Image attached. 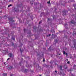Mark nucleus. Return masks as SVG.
Returning <instances> with one entry per match:
<instances>
[{"mask_svg":"<svg viewBox=\"0 0 76 76\" xmlns=\"http://www.w3.org/2000/svg\"><path fill=\"white\" fill-rule=\"evenodd\" d=\"M42 22L41 21H40L39 23V24H40V23H41Z\"/></svg>","mask_w":76,"mask_h":76,"instance_id":"obj_23","label":"nucleus"},{"mask_svg":"<svg viewBox=\"0 0 76 76\" xmlns=\"http://www.w3.org/2000/svg\"><path fill=\"white\" fill-rule=\"evenodd\" d=\"M20 6H21V5H20Z\"/></svg>","mask_w":76,"mask_h":76,"instance_id":"obj_46","label":"nucleus"},{"mask_svg":"<svg viewBox=\"0 0 76 76\" xmlns=\"http://www.w3.org/2000/svg\"><path fill=\"white\" fill-rule=\"evenodd\" d=\"M13 75H10V76H12Z\"/></svg>","mask_w":76,"mask_h":76,"instance_id":"obj_36","label":"nucleus"},{"mask_svg":"<svg viewBox=\"0 0 76 76\" xmlns=\"http://www.w3.org/2000/svg\"><path fill=\"white\" fill-rule=\"evenodd\" d=\"M71 47L72 48H73V47H72V46H71Z\"/></svg>","mask_w":76,"mask_h":76,"instance_id":"obj_35","label":"nucleus"},{"mask_svg":"<svg viewBox=\"0 0 76 76\" xmlns=\"http://www.w3.org/2000/svg\"><path fill=\"white\" fill-rule=\"evenodd\" d=\"M10 7V5H9L8 6V7Z\"/></svg>","mask_w":76,"mask_h":76,"instance_id":"obj_30","label":"nucleus"},{"mask_svg":"<svg viewBox=\"0 0 76 76\" xmlns=\"http://www.w3.org/2000/svg\"><path fill=\"white\" fill-rule=\"evenodd\" d=\"M63 14L65 15L66 14V11H64L63 12Z\"/></svg>","mask_w":76,"mask_h":76,"instance_id":"obj_10","label":"nucleus"},{"mask_svg":"<svg viewBox=\"0 0 76 76\" xmlns=\"http://www.w3.org/2000/svg\"><path fill=\"white\" fill-rule=\"evenodd\" d=\"M26 31V29H24V32H25Z\"/></svg>","mask_w":76,"mask_h":76,"instance_id":"obj_13","label":"nucleus"},{"mask_svg":"<svg viewBox=\"0 0 76 76\" xmlns=\"http://www.w3.org/2000/svg\"><path fill=\"white\" fill-rule=\"evenodd\" d=\"M69 23H75V22L74 21V20H72L71 21H70Z\"/></svg>","mask_w":76,"mask_h":76,"instance_id":"obj_4","label":"nucleus"},{"mask_svg":"<svg viewBox=\"0 0 76 76\" xmlns=\"http://www.w3.org/2000/svg\"><path fill=\"white\" fill-rule=\"evenodd\" d=\"M74 7L75 9L76 10V5H74Z\"/></svg>","mask_w":76,"mask_h":76,"instance_id":"obj_11","label":"nucleus"},{"mask_svg":"<svg viewBox=\"0 0 76 76\" xmlns=\"http://www.w3.org/2000/svg\"><path fill=\"white\" fill-rule=\"evenodd\" d=\"M51 48V47L50 46V47L49 48V50H50V48Z\"/></svg>","mask_w":76,"mask_h":76,"instance_id":"obj_24","label":"nucleus"},{"mask_svg":"<svg viewBox=\"0 0 76 76\" xmlns=\"http://www.w3.org/2000/svg\"><path fill=\"white\" fill-rule=\"evenodd\" d=\"M12 39L13 40H15V39L14 38H13V37H12Z\"/></svg>","mask_w":76,"mask_h":76,"instance_id":"obj_14","label":"nucleus"},{"mask_svg":"<svg viewBox=\"0 0 76 76\" xmlns=\"http://www.w3.org/2000/svg\"><path fill=\"white\" fill-rule=\"evenodd\" d=\"M65 66H66V65H64V68H65V69H66V68H67V67L65 68Z\"/></svg>","mask_w":76,"mask_h":76,"instance_id":"obj_19","label":"nucleus"},{"mask_svg":"<svg viewBox=\"0 0 76 76\" xmlns=\"http://www.w3.org/2000/svg\"><path fill=\"white\" fill-rule=\"evenodd\" d=\"M58 52V50H57V53Z\"/></svg>","mask_w":76,"mask_h":76,"instance_id":"obj_40","label":"nucleus"},{"mask_svg":"<svg viewBox=\"0 0 76 76\" xmlns=\"http://www.w3.org/2000/svg\"><path fill=\"white\" fill-rule=\"evenodd\" d=\"M22 64H23L22 62H21L19 63V64L20 66H22Z\"/></svg>","mask_w":76,"mask_h":76,"instance_id":"obj_9","label":"nucleus"},{"mask_svg":"<svg viewBox=\"0 0 76 76\" xmlns=\"http://www.w3.org/2000/svg\"><path fill=\"white\" fill-rule=\"evenodd\" d=\"M74 42H75L74 43V47H75V48H76V43L75 42V40H74Z\"/></svg>","mask_w":76,"mask_h":76,"instance_id":"obj_3","label":"nucleus"},{"mask_svg":"<svg viewBox=\"0 0 76 76\" xmlns=\"http://www.w3.org/2000/svg\"><path fill=\"white\" fill-rule=\"evenodd\" d=\"M63 54H66V52H65V51H63Z\"/></svg>","mask_w":76,"mask_h":76,"instance_id":"obj_15","label":"nucleus"},{"mask_svg":"<svg viewBox=\"0 0 76 76\" xmlns=\"http://www.w3.org/2000/svg\"><path fill=\"white\" fill-rule=\"evenodd\" d=\"M12 6V4L10 5V6Z\"/></svg>","mask_w":76,"mask_h":76,"instance_id":"obj_32","label":"nucleus"},{"mask_svg":"<svg viewBox=\"0 0 76 76\" xmlns=\"http://www.w3.org/2000/svg\"><path fill=\"white\" fill-rule=\"evenodd\" d=\"M55 72H56V73H57V71H55Z\"/></svg>","mask_w":76,"mask_h":76,"instance_id":"obj_29","label":"nucleus"},{"mask_svg":"<svg viewBox=\"0 0 76 76\" xmlns=\"http://www.w3.org/2000/svg\"><path fill=\"white\" fill-rule=\"evenodd\" d=\"M8 56H10V54H8Z\"/></svg>","mask_w":76,"mask_h":76,"instance_id":"obj_37","label":"nucleus"},{"mask_svg":"<svg viewBox=\"0 0 76 76\" xmlns=\"http://www.w3.org/2000/svg\"><path fill=\"white\" fill-rule=\"evenodd\" d=\"M75 34H76V33H75Z\"/></svg>","mask_w":76,"mask_h":76,"instance_id":"obj_47","label":"nucleus"},{"mask_svg":"<svg viewBox=\"0 0 76 76\" xmlns=\"http://www.w3.org/2000/svg\"><path fill=\"white\" fill-rule=\"evenodd\" d=\"M31 4H33V3H31Z\"/></svg>","mask_w":76,"mask_h":76,"instance_id":"obj_34","label":"nucleus"},{"mask_svg":"<svg viewBox=\"0 0 76 76\" xmlns=\"http://www.w3.org/2000/svg\"><path fill=\"white\" fill-rule=\"evenodd\" d=\"M20 51H21V53H22V50H21V49H20Z\"/></svg>","mask_w":76,"mask_h":76,"instance_id":"obj_27","label":"nucleus"},{"mask_svg":"<svg viewBox=\"0 0 76 76\" xmlns=\"http://www.w3.org/2000/svg\"><path fill=\"white\" fill-rule=\"evenodd\" d=\"M74 55H75V54H74Z\"/></svg>","mask_w":76,"mask_h":76,"instance_id":"obj_44","label":"nucleus"},{"mask_svg":"<svg viewBox=\"0 0 76 76\" xmlns=\"http://www.w3.org/2000/svg\"><path fill=\"white\" fill-rule=\"evenodd\" d=\"M66 57H67V56H68L67 53H66Z\"/></svg>","mask_w":76,"mask_h":76,"instance_id":"obj_17","label":"nucleus"},{"mask_svg":"<svg viewBox=\"0 0 76 76\" xmlns=\"http://www.w3.org/2000/svg\"><path fill=\"white\" fill-rule=\"evenodd\" d=\"M9 60H10V58H9L7 59V61H9Z\"/></svg>","mask_w":76,"mask_h":76,"instance_id":"obj_22","label":"nucleus"},{"mask_svg":"<svg viewBox=\"0 0 76 76\" xmlns=\"http://www.w3.org/2000/svg\"><path fill=\"white\" fill-rule=\"evenodd\" d=\"M26 70H27V69H25V71H26Z\"/></svg>","mask_w":76,"mask_h":76,"instance_id":"obj_38","label":"nucleus"},{"mask_svg":"<svg viewBox=\"0 0 76 76\" xmlns=\"http://www.w3.org/2000/svg\"><path fill=\"white\" fill-rule=\"evenodd\" d=\"M15 10V8H14V11H15V12H18V11H17V10Z\"/></svg>","mask_w":76,"mask_h":76,"instance_id":"obj_20","label":"nucleus"},{"mask_svg":"<svg viewBox=\"0 0 76 76\" xmlns=\"http://www.w3.org/2000/svg\"><path fill=\"white\" fill-rule=\"evenodd\" d=\"M51 35V34H49V35H47V37H49Z\"/></svg>","mask_w":76,"mask_h":76,"instance_id":"obj_21","label":"nucleus"},{"mask_svg":"<svg viewBox=\"0 0 76 76\" xmlns=\"http://www.w3.org/2000/svg\"><path fill=\"white\" fill-rule=\"evenodd\" d=\"M70 73H72V72H71Z\"/></svg>","mask_w":76,"mask_h":76,"instance_id":"obj_48","label":"nucleus"},{"mask_svg":"<svg viewBox=\"0 0 76 76\" xmlns=\"http://www.w3.org/2000/svg\"><path fill=\"white\" fill-rule=\"evenodd\" d=\"M67 63L68 64H70V62L69 61H68L67 62Z\"/></svg>","mask_w":76,"mask_h":76,"instance_id":"obj_18","label":"nucleus"},{"mask_svg":"<svg viewBox=\"0 0 76 76\" xmlns=\"http://www.w3.org/2000/svg\"><path fill=\"white\" fill-rule=\"evenodd\" d=\"M2 53H4V54L7 53V51L6 50H4V51H3Z\"/></svg>","mask_w":76,"mask_h":76,"instance_id":"obj_7","label":"nucleus"},{"mask_svg":"<svg viewBox=\"0 0 76 76\" xmlns=\"http://www.w3.org/2000/svg\"><path fill=\"white\" fill-rule=\"evenodd\" d=\"M43 61H45V59H44V58Z\"/></svg>","mask_w":76,"mask_h":76,"instance_id":"obj_26","label":"nucleus"},{"mask_svg":"<svg viewBox=\"0 0 76 76\" xmlns=\"http://www.w3.org/2000/svg\"><path fill=\"white\" fill-rule=\"evenodd\" d=\"M18 11H19V10L18 9L17 10Z\"/></svg>","mask_w":76,"mask_h":76,"instance_id":"obj_42","label":"nucleus"},{"mask_svg":"<svg viewBox=\"0 0 76 76\" xmlns=\"http://www.w3.org/2000/svg\"><path fill=\"white\" fill-rule=\"evenodd\" d=\"M59 55H60V54H59Z\"/></svg>","mask_w":76,"mask_h":76,"instance_id":"obj_45","label":"nucleus"},{"mask_svg":"<svg viewBox=\"0 0 76 76\" xmlns=\"http://www.w3.org/2000/svg\"><path fill=\"white\" fill-rule=\"evenodd\" d=\"M10 58H13V57H14V56L12 54L10 53Z\"/></svg>","mask_w":76,"mask_h":76,"instance_id":"obj_2","label":"nucleus"},{"mask_svg":"<svg viewBox=\"0 0 76 76\" xmlns=\"http://www.w3.org/2000/svg\"><path fill=\"white\" fill-rule=\"evenodd\" d=\"M10 68H11V69H12V68H13V66H10Z\"/></svg>","mask_w":76,"mask_h":76,"instance_id":"obj_25","label":"nucleus"},{"mask_svg":"<svg viewBox=\"0 0 76 76\" xmlns=\"http://www.w3.org/2000/svg\"><path fill=\"white\" fill-rule=\"evenodd\" d=\"M68 60V59H66V61H67Z\"/></svg>","mask_w":76,"mask_h":76,"instance_id":"obj_31","label":"nucleus"},{"mask_svg":"<svg viewBox=\"0 0 76 76\" xmlns=\"http://www.w3.org/2000/svg\"><path fill=\"white\" fill-rule=\"evenodd\" d=\"M62 66H60V70H61V71L62 72H63V70H62Z\"/></svg>","mask_w":76,"mask_h":76,"instance_id":"obj_6","label":"nucleus"},{"mask_svg":"<svg viewBox=\"0 0 76 76\" xmlns=\"http://www.w3.org/2000/svg\"><path fill=\"white\" fill-rule=\"evenodd\" d=\"M12 45H13V43H12Z\"/></svg>","mask_w":76,"mask_h":76,"instance_id":"obj_39","label":"nucleus"},{"mask_svg":"<svg viewBox=\"0 0 76 76\" xmlns=\"http://www.w3.org/2000/svg\"><path fill=\"white\" fill-rule=\"evenodd\" d=\"M3 75L4 76H7V73H4Z\"/></svg>","mask_w":76,"mask_h":76,"instance_id":"obj_8","label":"nucleus"},{"mask_svg":"<svg viewBox=\"0 0 76 76\" xmlns=\"http://www.w3.org/2000/svg\"><path fill=\"white\" fill-rule=\"evenodd\" d=\"M66 25H65V27H66Z\"/></svg>","mask_w":76,"mask_h":76,"instance_id":"obj_43","label":"nucleus"},{"mask_svg":"<svg viewBox=\"0 0 76 76\" xmlns=\"http://www.w3.org/2000/svg\"><path fill=\"white\" fill-rule=\"evenodd\" d=\"M58 50L59 51H60V49H58Z\"/></svg>","mask_w":76,"mask_h":76,"instance_id":"obj_33","label":"nucleus"},{"mask_svg":"<svg viewBox=\"0 0 76 76\" xmlns=\"http://www.w3.org/2000/svg\"><path fill=\"white\" fill-rule=\"evenodd\" d=\"M47 3H48V4H50V1H49L48 2H47Z\"/></svg>","mask_w":76,"mask_h":76,"instance_id":"obj_12","label":"nucleus"},{"mask_svg":"<svg viewBox=\"0 0 76 76\" xmlns=\"http://www.w3.org/2000/svg\"><path fill=\"white\" fill-rule=\"evenodd\" d=\"M73 67H74V69H75V67H76V65H75Z\"/></svg>","mask_w":76,"mask_h":76,"instance_id":"obj_16","label":"nucleus"},{"mask_svg":"<svg viewBox=\"0 0 76 76\" xmlns=\"http://www.w3.org/2000/svg\"><path fill=\"white\" fill-rule=\"evenodd\" d=\"M42 76L41 75H39V76Z\"/></svg>","mask_w":76,"mask_h":76,"instance_id":"obj_41","label":"nucleus"},{"mask_svg":"<svg viewBox=\"0 0 76 76\" xmlns=\"http://www.w3.org/2000/svg\"><path fill=\"white\" fill-rule=\"evenodd\" d=\"M58 73H59V74H60V75H61V76H65V74H64V73H62L61 72H58Z\"/></svg>","mask_w":76,"mask_h":76,"instance_id":"obj_1","label":"nucleus"},{"mask_svg":"<svg viewBox=\"0 0 76 76\" xmlns=\"http://www.w3.org/2000/svg\"><path fill=\"white\" fill-rule=\"evenodd\" d=\"M48 20H50V18H48Z\"/></svg>","mask_w":76,"mask_h":76,"instance_id":"obj_28","label":"nucleus"},{"mask_svg":"<svg viewBox=\"0 0 76 76\" xmlns=\"http://www.w3.org/2000/svg\"><path fill=\"white\" fill-rule=\"evenodd\" d=\"M10 22H14V21L13 20V18H10Z\"/></svg>","mask_w":76,"mask_h":76,"instance_id":"obj_5","label":"nucleus"}]
</instances>
